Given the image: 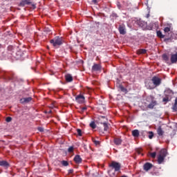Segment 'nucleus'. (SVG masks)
Listing matches in <instances>:
<instances>
[{
  "mask_svg": "<svg viewBox=\"0 0 177 177\" xmlns=\"http://www.w3.org/2000/svg\"><path fill=\"white\" fill-rule=\"evenodd\" d=\"M166 157H167V149H161L158 156V164H162V162L164 161Z\"/></svg>",
  "mask_w": 177,
  "mask_h": 177,
  "instance_id": "nucleus-1",
  "label": "nucleus"
},
{
  "mask_svg": "<svg viewBox=\"0 0 177 177\" xmlns=\"http://www.w3.org/2000/svg\"><path fill=\"white\" fill-rule=\"evenodd\" d=\"M62 37H56L50 40V44H53V46H60L63 44Z\"/></svg>",
  "mask_w": 177,
  "mask_h": 177,
  "instance_id": "nucleus-2",
  "label": "nucleus"
},
{
  "mask_svg": "<svg viewBox=\"0 0 177 177\" xmlns=\"http://www.w3.org/2000/svg\"><path fill=\"white\" fill-rule=\"evenodd\" d=\"M151 81L154 86H160L161 85V79L158 77L154 76L152 77Z\"/></svg>",
  "mask_w": 177,
  "mask_h": 177,
  "instance_id": "nucleus-3",
  "label": "nucleus"
},
{
  "mask_svg": "<svg viewBox=\"0 0 177 177\" xmlns=\"http://www.w3.org/2000/svg\"><path fill=\"white\" fill-rule=\"evenodd\" d=\"M112 168H114L115 171L117 172L121 169V165L117 162H112L111 164L109 165Z\"/></svg>",
  "mask_w": 177,
  "mask_h": 177,
  "instance_id": "nucleus-4",
  "label": "nucleus"
},
{
  "mask_svg": "<svg viewBox=\"0 0 177 177\" xmlns=\"http://www.w3.org/2000/svg\"><path fill=\"white\" fill-rule=\"evenodd\" d=\"M135 22L137 26H139V27H141L142 28H146V27H147V23L142 19L135 21Z\"/></svg>",
  "mask_w": 177,
  "mask_h": 177,
  "instance_id": "nucleus-5",
  "label": "nucleus"
},
{
  "mask_svg": "<svg viewBox=\"0 0 177 177\" xmlns=\"http://www.w3.org/2000/svg\"><path fill=\"white\" fill-rule=\"evenodd\" d=\"M75 100L77 103H80V104H82L84 102H85V97L82 95H77L75 97Z\"/></svg>",
  "mask_w": 177,
  "mask_h": 177,
  "instance_id": "nucleus-6",
  "label": "nucleus"
},
{
  "mask_svg": "<svg viewBox=\"0 0 177 177\" xmlns=\"http://www.w3.org/2000/svg\"><path fill=\"white\" fill-rule=\"evenodd\" d=\"M171 64H175L177 62V52L175 54H171L170 57Z\"/></svg>",
  "mask_w": 177,
  "mask_h": 177,
  "instance_id": "nucleus-7",
  "label": "nucleus"
},
{
  "mask_svg": "<svg viewBox=\"0 0 177 177\" xmlns=\"http://www.w3.org/2000/svg\"><path fill=\"white\" fill-rule=\"evenodd\" d=\"M91 70L92 71H100V70H102V66H100V64H94Z\"/></svg>",
  "mask_w": 177,
  "mask_h": 177,
  "instance_id": "nucleus-8",
  "label": "nucleus"
},
{
  "mask_svg": "<svg viewBox=\"0 0 177 177\" xmlns=\"http://www.w3.org/2000/svg\"><path fill=\"white\" fill-rule=\"evenodd\" d=\"M19 5L20 6H26V5H31V0H21Z\"/></svg>",
  "mask_w": 177,
  "mask_h": 177,
  "instance_id": "nucleus-9",
  "label": "nucleus"
},
{
  "mask_svg": "<svg viewBox=\"0 0 177 177\" xmlns=\"http://www.w3.org/2000/svg\"><path fill=\"white\" fill-rule=\"evenodd\" d=\"M118 30H119L120 34H121L122 35H125V34H127L125 26H120Z\"/></svg>",
  "mask_w": 177,
  "mask_h": 177,
  "instance_id": "nucleus-10",
  "label": "nucleus"
},
{
  "mask_svg": "<svg viewBox=\"0 0 177 177\" xmlns=\"http://www.w3.org/2000/svg\"><path fill=\"white\" fill-rule=\"evenodd\" d=\"M152 167H153V165L151 163L147 162L144 165L145 171H149L151 169Z\"/></svg>",
  "mask_w": 177,
  "mask_h": 177,
  "instance_id": "nucleus-11",
  "label": "nucleus"
},
{
  "mask_svg": "<svg viewBox=\"0 0 177 177\" xmlns=\"http://www.w3.org/2000/svg\"><path fill=\"white\" fill-rule=\"evenodd\" d=\"M74 161L76 164H81V162H82V158H81L80 155H76L74 158Z\"/></svg>",
  "mask_w": 177,
  "mask_h": 177,
  "instance_id": "nucleus-12",
  "label": "nucleus"
},
{
  "mask_svg": "<svg viewBox=\"0 0 177 177\" xmlns=\"http://www.w3.org/2000/svg\"><path fill=\"white\" fill-rule=\"evenodd\" d=\"M32 100V98L31 97H24L20 100L21 103H29V102H31Z\"/></svg>",
  "mask_w": 177,
  "mask_h": 177,
  "instance_id": "nucleus-13",
  "label": "nucleus"
},
{
  "mask_svg": "<svg viewBox=\"0 0 177 177\" xmlns=\"http://www.w3.org/2000/svg\"><path fill=\"white\" fill-rule=\"evenodd\" d=\"M162 57L163 60H165V62L166 63H167V64H171V61H169V57H168V55H167V54H163L162 55Z\"/></svg>",
  "mask_w": 177,
  "mask_h": 177,
  "instance_id": "nucleus-14",
  "label": "nucleus"
},
{
  "mask_svg": "<svg viewBox=\"0 0 177 177\" xmlns=\"http://www.w3.org/2000/svg\"><path fill=\"white\" fill-rule=\"evenodd\" d=\"M0 167H4V168H8L9 163L6 160H1Z\"/></svg>",
  "mask_w": 177,
  "mask_h": 177,
  "instance_id": "nucleus-15",
  "label": "nucleus"
},
{
  "mask_svg": "<svg viewBox=\"0 0 177 177\" xmlns=\"http://www.w3.org/2000/svg\"><path fill=\"white\" fill-rule=\"evenodd\" d=\"M114 143L116 146H120L122 143V140L118 138H114Z\"/></svg>",
  "mask_w": 177,
  "mask_h": 177,
  "instance_id": "nucleus-16",
  "label": "nucleus"
},
{
  "mask_svg": "<svg viewBox=\"0 0 177 177\" xmlns=\"http://www.w3.org/2000/svg\"><path fill=\"white\" fill-rule=\"evenodd\" d=\"M157 133L159 136H162L164 135V131H162V129L161 127H159L157 129Z\"/></svg>",
  "mask_w": 177,
  "mask_h": 177,
  "instance_id": "nucleus-17",
  "label": "nucleus"
},
{
  "mask_svg": "<svg viewBox=\"0 0 177 177\" xmlns=\"http://www.w3.org/2000/svg\"><path fill=\"white\" fill-rule=\"evenodd\" d=\"M132 136L134 138H139V130L136 129L132 131Z\"/></svg>",
  "mask_w": 177,
  "mask_h": 177,
  "instance_id": "nucleus-18",
  "label": "nucleus"
},
{
  "mask_svg": "<svg viewBox=\"0 0 177 177\" xmlns=\"http://www.w3.org/2000/svg\"><path fill=\"white\" fill-rule=\"evenodd\" d=\"M65 78L67 81V82H71L73 81V76L71 75L68 74L65 76Z\"/></svg>",
  "mask_w": 177,
  "mask_h": 177,
  "instance_id": "nucleus-19",
  "label": "nucleus"
},
{
  "mask_svg": "<svg viewBox=\"0 0 177 177\" xmlns=\"http://www.w3.org/2000/svg\"><path fill=\"white\" fill-rule=\"evenodd\" d=\"M157 104V102L156 101H152L149 105L148 109H154V106Z\"/></svg>",
  "mask_w": 177,
  "mask_h": 177,
  "instance_id": "nucleus-20",
  "label": "nucleus"
},
{
  "mask_svg": "<svg viewBox=\"0 0 177 177\" xmlns=\"http://www.w3.org/2000/svg\"><path fill=\"white\" fill-rule=\"evenodd\" d=\"M146 87L147 88V89H154L155 86L152 85L151 82H149L146 84Z\"/></svg>",
  "mask_w": 177,
  "mask_h": 177,
  "instance_id": "nucleus-21",
  "label": "nucleus"
},
{
  "mask_svg": "<svg viewBox=\"0 0 177 177\" xmlns=\"http://www.w3.org/2000/svg\"><path fill=\"white\" fill-rule=\"evenodd\" d=\"M165 94L166 96H172V95H174V93H172V91H171L170 89L167 90L165 92Z\"/></svg>",
  "mask_w": 177,
  "mask_h": 177,
  "instance_id": "nucleus-22",
  "label": "nucleus"
},
{
  "mask_svg": "<svg viewBox=\"0 0 177 177\" xmlns=\"http://www.w3.org/2000/svg\"><path fill=\"white\" fill-rule=\"evenodd\" d=\"M157 34V37H158L159 38H164V37H165V35H162V32H161V31L158 30L156 32Z\"/></svg>",
  "mask_w": 177,
  "mask_h": 177,
  "instance_id": "nucleus-23",
  "label": "nucleus"
},
{
  "mask_svg": "<svg viewBox=\"0 0 177 177\" xmlns=\"http://www.w3.org/2000/svg\"><path fill=\"white\" fill-rule=\"evenodd\" d=\"M147 50L145 49H140L138 51V55H145Z\"/></svg>",
  "mask_w": 177,
  "mask_h": 177,
  "instance_id": "nucleus-24",
  "label": "nucleus"
},
{
  "mask_svg": "<svg viewBox=\"0 0 177 177\" xmlns=\"http://www.w3.org/2000/svg\"><path fill=\"white\" fill-rule=\"evenodd\" d=\"M90 127L91 128H93V129H95L96 128V124L95 123V122H91L90 123Z\"/></svg>",
  "mask_w": 177,
  "mask_h": 177,
  "instance_id": "nucleus-25",
  "label": "nucleus"
},
{
  "mask_svg": "<svg viewBox=\"0 0 177 177\" xmlns=\"http://www.w3.org/2000/svg\"><path fill=\"white\" fill-rule=\"evenodd\" d=\"M153 136H154V133H153V131H149V139H153Z\"/></svg>",
  "mask_w": 177,
  "mask_h": 177,
  "instance_id": "nucleus-26",
  "label": "nucleus"
},
{
  "mask_svg": "<svg viewBox=\"0 0 177 177\" xmlns=\"http://www.w3.org/2000/svg\"><path fill=\"white\" fill-rule=\"evenodd\" d=\"M103 125H104V131H107L109 129V125L107 124V123L104 122Z\"/></svg>",
  "mask_w": 177,
  "mask_h": 177,
  "instance_id": "nucleus-27",
  "label": "nucleus"
},
{
  "mask_svg": "<svg viewBox=\"0 0 177 177\" xmlns=\"http://www.w3.org/2000/svg\"><path fill=\"white\" fill-rule=\"evenodd\" d=\"M73 151H74V147H70L68 149V153H73Z\"/></svg>",
  "mask_w": 177,
  "mask_h": 177,
  "instance_id": "nucleus-28",
  "label": "nucleus"
},
{
  "mask_svg": "<svg viewBox=\"0 0 177 177\" xmlns=\"http://www.w3.org/2000/svg\"><path fill=\"white\" fill-rule=\"evenodd\" d=\"M77 132L79 136H82V131L81 129H77Z\"/></svg>",
  "mask_w": 177,
  "mask_h": 177,
  "instance_id": "nucleus-29",
  "label": "nucleus"
},
{
  "mask_svg": "<svg viewBox=\"0 0 177 177\" xmlns=\"http://www.w3.org/2000/svg\"><path fill=\"white\" fill-rule=\"evenodd\" d=\"M150 156L152 158H156V156H157V153L156 152L151 153Z\"/></svg>",
  "mask_w": 177,
  "mask_h": 177,
  "instance_id": "nucleus-30",
  "label": "nucleus"
},
{
  "mask_svg": "<svg viewBox=\"0 0 177 177\" xmlns=\"http://www.w3.org/2000/svg\"><path fill=\"white\" fill-rule=\"evenodd\" d=\"M62 165H64V167H67V165H68V162L66 160L62 161Z\"/></svg>",
  "mask_w": 177,
  "mask_h": 177,
  "instance_id": "nucleus-31",
  "label": "nucleus"
},
{
  "mask_svg": "<svg viewBox=\"0 0 177 177\" xmlns=\"http://www.w3.org/2000/svg\"><path fill=\"white\" fill-rule=\"evenodd\" d=\"M165 32H169L171 31V28L166 27L164 29Z\"/></svg>",
  "mask_w": 177,
  "mask_h": 177,
  "instance_id": "nucleus-32",
  "label": "nucleus"
},
{
  "mask_svg": "<svg viewBox=\"0 0 177 177\" xmlns=\"http://www.w3.org/2000/svg\"><path fill=\"white\" fill-rule=\"evenodd\" d=\"M172 109H173V111H177V104H174L173 105Z\"/></svg>",
  "mask_w": 177,
  "mask_h": 177,
  "instance_id": "nucleus-33",
  "label": "nucleus"
},
{
  "mask_svg": "<svg viewBox=\"0 0 177 177\" xmlns=\"http://www.w3.org/2000/svg\"><path fill=\"white\" fill-rule=\"evenodd\" d=\"M6 122H10L12 121V118L10 117H8L6 119Z\"/></svg>",
  "mask_w": 177,
  "mask_h": 177,
  "instance_id": "nucleus-34",
  "label": "nucleus"
},
{
  "mask_svg": "<svg viewBox=\"0 0 177 177\" xmlns=\"http://www.w3.org/2000/svg\"><path fill=\"white\" fill-rule=\"evenodd\" d=\"M120 89L122 92H127V89L124 88L123 86H120Z\"/></svg>",
  "mask_w": 177,
  "mask_h": 177,
  "instance_id": "nucleus-35",
  "label": "nucleus"
},
{
  "mask_svg": "<svg viewBox=\"0 0 177 177\" xmlns=\"http://www.w3.org/2000/svg\"><path fill=\"white\" fill-rule=\"evenodd\" d=\"M38 131H39V132H44V128H42V127H38Z\"/></svg>",
  "mask_w": 177,
  "mask_h": 177,
  "instance_id": "nucleus-36",
  "label": "nucleus"
},
{
  "mask_svg": "<svg viewBox=\"0 0 177 177\" xmlns=\"http://www.w3.org/2000/svg\"><path fill=\"white\" fill-rule=\"evenodd\" d=\"M93 142H94L95 145H100V143L98 140H94Z\"/></svg>",
  "mask_w": 177,
  "mask_h": 177,
  "instance_id": "nucleus-37",
  "label": "nucleus"
},
{
  "mask_svg": "<svg viewBox=\"0 0 177 177\" xmlns=\"http://www.w3.org/2000/svg\"><path fill=\"white\" fill-rule=\"evenodd\" d=\"M163 102H168V98H163Z\"/></svg>",
  "mask_w": 177,
  "mask_h": 177,
  "instance_id": "nucleus-38",
  "label": "nucleus"
},
{
  "mask_svg": "<svg viewBox=\"0 0 177 177\" xmlns=\"http://www.w3.org/2000/svg\"><path fill=\"white\" fill-rule=\"evenodd\" d=\"M82 110L83 111H84V110H86V107H83V108H82Z\"/></svg>",
  "mask_w": 177,
  "mask_h": 177,
  "instance_id": "nucleus-39",
  "label": "nucleus"
},
{
  "mask_svg": "<svg viewBox=\"0 0 177 177\" xmlns=\"http://www.w3.org/2000/svg\"><path fill=\"white\" fill-rule=\"evenodd\" d=\"M174 104H177V98L175 99Z\"/></svg>",
  "mask_w": 177,
  "mask_h": 177,
  "instance_id": "nucleus-40",
  "label": "nucleus"
},
{
  "mask_svg": "<svg viewBox=\"0 0 177 177\" xmlns=\"http://www.w3.org/2000/svg\"><path fill=\"white\" fill-rule=\"evenodd\" d=\"M93 2L94 3H96L97 2V0H93Z\"/></svg>",
  "mask_w": 177,
  "mask_h": 177,
  "instance_id": "nucleus-41",
  "label": "nucleus"
},
{
  "mask_svg": "<svg viewBox=\"0 0 177 177\" xmlns=\"http://www.w3.org/2000/svg\"><path fill=\"white\" fill-rule=\"evenodd\" d=\"M53 107H55V105L52 104V105L50 106V108H51V109H53Z\"/></svg>",
  "mask_w": 177,
  "mask_h": 177,
  "instance_id": "nucleus-42",
  "label": "nucleus"
},
{
  "mask_svg": "<svg viewBox=\"0 0 177 177\" xmlns=\"http://www.w3.org/2000/svg\"><path fill=\"white\" fill-rule=\"evenodd\" d=\"M69 172L71 173L73 172V169L69 170Z\"/></svg>",
  "mask_w": 177,
  "mask_h": 177,
  "instance_id": "nucleus-43",
  "label": "nucleus"
},
{
  "mask_svg": "<svg viewBox=\"0 0 177 177\" xmlns=\"http://www.w3.org/2000/svg\"><path fill=\"white\" fill-rule=\"evenodd\" d=\"M49 113H52V111H48Z\"/></svg>",
  "mask_w": 177,
  "mask_h": 177,
  "instance_id": "nucleus-44",
  "label": "nucleus"
},
{
  "mask_svg": "<svg viewBox=\"0 0 177 177\" xmlns=\"http://www.w3.org/2000/svg\"><path fill=\"white\" fill-rule=\"evenodd\" d=\"M108 172H109V174H110V172H111V171H109Z\"/></svg>",
  "mask_w": 177,
  "mask_h": 177,
  "instance_id": "nucleus-45",
  "label": "nucleus"
},
{
  "mask_svg": "<svg viewBox=\"0 0 177 177\" xmlns=\"http://www.w3.org/2000/svg\"><path fill=\"white\" fill-rule=\"evenodd\" d=\"M118 6L119 9H120V6Z\"/></svg>",
  "mask_w": 177,
  "mask_h": 177,
  "instance_id": "nucleus-46",
  "label": "nucleus"
}]
</instances>
